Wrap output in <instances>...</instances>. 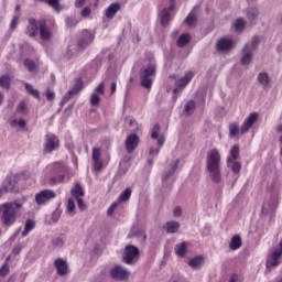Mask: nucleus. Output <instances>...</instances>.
<instances>
[{
  "label": "nucleus",
  "instance_id": "f257e3e1",
  "mask_svg": "<svg viewBox=\"0 0 282 282\" xmlns=\"http://www.w3.org/2000/svg\"><path fill=\"white\" fill-rule=\"evenodd\" d=\"M23 204H25L24 199H15L13 202L2 204L1 223L3 224V226L10 227L17 224V219L21 215Z\"/></svg>",
  "mask_w": 282,
  "mask_h": 282
},
{
  "label": "nucleus",
  "instance_id": "f03ea898",
  "mask_svg": "<svg viewBox=\"0 0 282 282\" xmlns=\"http://www.w3.org/2000/svg\"><path fill=\"white\" fill-rule=\"evenodd\" d=\"M206 171L214 184L221 182V154L217 148L207 152Z\"/></svg>",
  "mask_w": 282,
  "mask_h": 282
},
{
  "label": "nucleus",
  "instance_id": "7ed1b4c3",
  "mask_svg": "<svg viewBox=\"0 0 282 282\" xmlns=\"http://www.w3.org/2000/svg\"><path fill=\"white\" fill-rule=\"evenodd\" d=\"M155 65H150L140 72L141 87L151 89L153 87V76H155Z\"/></svg>",
  "mask_w": 282,
  "mask_h": 282
},
{
  "label": "nucleus",
  "instance_id": "20e7f679",
  "mask_svg": "<svg viewBox=\"0 0 282 282\" xmlns=\"http://www.w3.org/2000/svg\"><path fill=\"white\" fill-rule=\"evenodd\" d=\"M140 257V249L133 245H128L124 248L123 254H122V261L123 263H127V265H131L135 259Z\"/></svg>",
  "mask_w": 282,
  "mask_h": 282
},
{
  "label": "nucleus",
  "instance_id": "39448f33",
  "mask_svg": "<svg viewBox=\"0 0 282 282\" xmlns=\"http://www.w3.org/2000/svg\"><path fill=\"white\" fill-rule=\"evenodd\" d=\"M129 270L124 269V267L117 264L110 270V276L115 281H127L130 276Z\"/></svg>",
  "mask_w": 282,
  "mask_h": 282
},
{
  "label": "nucleus",
  "instance_id": "423d86ee",
  "mask_svg": "<svg viewBox=\"0 0 282 282\" xmlns=\"http://www.w3.org/2000/svg\"><path fill=\"white\" fill-rule=\"evenodd\" d=\"M56 192L52 189H43L40 193L35 194V203L37 206H43L46 204V202H50V199H55Z\"/></svg>",
  "mask_w": 282,
  "mask_h": 282
},
{
  "label": "nucleus",
  "instance_id": "0eeeda50",
  "mask_svg": "<svg viewBox=\"0 0 282 282\" xmlns=\"http://www.w3.org/2000/svg\"><path fill=\"white\" fill-rule=\"evenodd\" d=\"M61 147V141L55 134H46V142L44 144V153H53Z\"/></svg>",
  "mask_w": 282,
  "mask_h": 282
},
{
  "label": "nucleus",
  "instance_id": "6e6552de",
  "mask_svg": "<svg viewBox=\"0 0 282 282\" xmlns=\"http://www.w3.org/2000/svg\"><path fill=\"white\" fill-rule=\"evenodd\" d=\"M259 120L258 112H251L243 121L242 126L240 127V133L241 135H245V133H248L250 129H252V126Z\"/></svg>",
  "mask_w": 282,
  "mask_h": 282
},
{
  "label": "nucleus",
  "instance_id": "1a4fd4ad",
  "mask_svg": "<svg viewBox=\"0 0 282 282\" xmlns=\"http://www.w3.org/2000/svg\"><path fill=\"white\" fill-rule=\"evenodd\" d=\"M95 35L89 30H83L82 36L78 41V47L79 50H85L88 45H91L94 43Z\"/></svg>",
  "mask_w": 282,
  "mask_h": 282
},
{
  "label": "nucleus",
  "instance_id": "9d476101",
  "mask_svg": "<svg viewBox=\"0 0 282 282\" xmlns=\"http://www.w3.org/2000/svg\"><path fill=\"white\" fill-rule=\"evenodd\" d=\"M40 30H41V21H36V19L34 18H30L25 34L31 39H34V36L39 35Z\"/></svg>",
  "mask_w": 282,
  "mask_h": 282
},
{
  "label": "nucleus",
  "instance_id": "9b49d317",
  "mask_svg": "<svg viewBox=\"0 0 282 282\" xmlns=\"http://www.w3.org/2000/svg\"><path fill=\"white\" fill-rule=\"evenodd\" d=\"M1 188L4 193H17V191H19V187L17 186V177L12 175L7 176Z\"/></svg>",
  "mask_w": 282,
  "mask_h": 282
},
{
  "label": "nucleus",
  "instance_id": "f8f14e48",
  "mask_svg": "<svg viewBox=\"0 0 282 282\" xmlns=\"http://www.w3.org/2000/svg\"><path fill=\"white\" fill-rule=\"evenodd\" d=\"M138 144H140V137L138 134L132 133L128 135L126 139V150L128 153H133L138 149Z\"/></svg>",
  "mask_w": 282,
  "mask_h": 282
},
{
  "label": "nucleus",
  "instance_id": "ddd939ff",
  "mask_svg": "<svg viewBox=\"0 0 282 282\" xmlns=\"http://www.w3.org/2000/svg\"><path fill=\"white\" fill-rule=\"evenodd\" d=\"M54 265L57 270V274L59 276H65L68 274L69 272V267L67 265V261L66 260H63V258H57L55 261H54Z\"/></svg>",
  "mask_w": 282,
  "mask_h": 282
},
{
  "label": "nucleus",
  "instance_id": "4468645a",
  "mask_svg": "<svg viewBox=\"0 0 282 282\" xmlns=\"http://www.w3.org/2000/svg\"><path fill=\"white\" fill-rule=\"evenodd\" d=\"M177 166H180V159H176L172 164L170 169H166L163 171V174L161 176L162 182H167V180H171L173 175H175V172L177 171Z\"/></svg>",
  "mask_w": 282,
  "mask_h": 282
},
{
  "label": "nucleus",
  "instance_id": "2eb2a0df",
  "mask_svg": "<svg viewBox=\"0 0 282 282\" xmlns=\"http://www.w3.org/2000/svg\"><path fill=\"white\" fill-rule=\"evenodd\" d=\"M40 37L42 41H50L52 39V32L44 20H40Z\"/></svg>",
  "mask_w": 282,
  "mask_h": 282
},
{
  "label": "nucleus",
  "instance_id": "dca6fc26",
  "mask_svg": "<svg viewBox=\"0 0 282 282\" xmlns=\"http://www.w3.org/2000/svg\"><path fill=\"white\" fill-rule=\"evenodd\" d=\"M216 50L218 52H228L232 50V40L223 37L216 44Z\"/></svg>",
  "mask_w": 282,
  "mask_h": 282
},
{
  "label": "nucleus",
  "instance_id": "f3484780",
  "mask_svg": "<svg viewBox=\"0 0 282 282\" xmlns=\"http://www.w3.org/2000/svg\"><path fill=\"white\" fill-rule=\"evenodd\" d=\"M242 54L243 56L240 59L241 65H250L252 63V51H250V44H246L242 47Z\"/></svg>",
  "mask_w": 282,
  "mask_h": 282
},
{
  "label": "nucleus",
  "instance_id": "a211bd4d",
  "mask_svg": "<svg viewBox=\"0 0 282 282\" xmlns=\"http://www.w3.org/2000/svg\"><path fill=\"white\" fill-rule=\"evenodd\" d=\"M282 257V251L280 249H275L272 254H271V259H269L267 261V268H276V265H279V260Z\"/></svg>",
  "mask_w": 282,
  "mask_h": 282
},
{
  "label": "nucleus",
  "instance_id": "6ab92c4d",
  "mask_svg": "<svg viewBox=\"0 0 282 282\" xmlns=\"http://www.w3.org/2000/svg\"><path fill=\"white\" fill-rule=\"evenodd\" d=\"M121 8H122V6H120V3H118V2L111 3L106 9V19H113V17H116V14H118V12H120Z\"/></svg>",
  "mask_w": 282,
  "mask_h": 282
},
{
  "label": "nucleus",
  "instance_id": "aec40b11",
  "mask_svg": "<svg viewBox=\"0 0 282 282\" xmlns=\"http://www.w3.org/2000/svg\"><path fill=\"white\" fill-rule=\"evenodd\" d=\"M193 76H195V73L186 72L184 74V76L180 80L176 82V87L184 89V87H186V85H188V83H191V80H193Z\"/></svg>",
  "mask_w": 282,
  "mask_h": 282
},
{
  "label": "nucleus",
  "instance_id": "412c9836",
  "mask_svg": "<svg viewBox=\"0 0 282 282\" xmlns=\"http://www.w3.org/2000/svg\"><path fill=\"white\" fill-rule=\"evenodd\" d=\"M189 268L193 270H199L204 265V256H196L188 261Z\"/></svg>",
  "mask_w": 282,
  "mask_h": 282
},
{
  "label": "nucleus",
  "instance_id": "4be33fe9",
  "mask_svg": "<svg viewBox=\"0 0 282 282\" xmlns=\"http://www.w3.org/2000/svg\"><path fill=\"white\" fill-rule=\"evenodd\" d=\"M227 166L228 169H231L235 175H239L241 173V163H239L238 161H232L231 158L227 159Z\"/></svg>",
  "mask_w": 282,
  "mask_h": 282
},
{
  "label": "nucleus",
  "instance_id": "5701e85b",
  "mask_svg": "<svg viewBox=\"0 0 282 282\" xmlns=\"http://www.w3.org/2000/svg\"><path fill=\"white\" fill-rule=\"evenodd\" d=\"M70 195L75 199H80L82 197H85V191L83 189V186L80 184H75V186L70 189Z\"/></svg>",
  "mask_w": 282,
  "mask_h": 282
},
{
  "label": "nucleus",
  "instance_id": "b1692460",
  "mask_svg": "<svg viewBox=\"0 0 282 282\" xmlns=\"http://www.w3.org/2000/svg\"><path fill=\"white\" fill-rule=\"evenodd\" d=\"M160 19H161V25L163 28H167L169 23H171V12H169V9H163L161 14H160Z\"/></svg>",
  "mask_w": 282,
  "mask_h": 282
},
{
  "label": "nucleus",
  "instance_id": "393cba45",
  "mask_svg": "<svg viewBox=\"0 0 282 282\" xmlns=\"http://www.w3.org/2000/svg\"><path fill=\"white\" fill-rule=\"evenodd\" d=\"M246 14H247L248 21L252 23L253 21H257V19H259V9H257L256 7H250L247 9Z\"/></svg>",
  "mask_w": 282,
  "mask_h": 282
},
{
  "label": "nucleus",
  "instance_id": "a878e982",
  "mask_svg": "<svg viewBox=\"0 0 282 282\" xmlns=\"http://www.w3.org/2000/svg\"><path fill=\"white\" fill-rule=\"evenodd\" d=\"M184 23L187 28H195L197 25V14L195 12H189V14L185 18Z\"/></svg>",
  "mask_w": 282,
  "mask_h": 282
},
{
  "label": "nucleus",
  "instance_id": "bb28decb",
  "mask_svg": "<svg viewBox=\"0 0 282 282\" xmlns=\"http://www.w3.org/2000/svg\"><path fill=\"white\" fill-rule=\"evenodd\" d=\"M241 246H242L241 236L235 235L229 242L230 250H239Z\"/></svg>",
  "mask_w": 282,
  "mask_h": 282
},
{
  "label": "nucleus",
  "instance_id": "cd10ccee",
  "mask_svg": "<svg viewBox=\"0 0 282 282\" xmlns=\"http://www.w3.org/2000/svg\"><path fill=\"white\" fill-rule=\"evenodd\" d=\"M165 231L170 235H173L180 230V223L177 221H167L164 226Z\"/></svg>",
  "mask_w": 282,
  "mask_h": 282
},
{
  "label": "nucleus",
  "instance_id": "c85d7f7f",
  "mask_svg": "<svg viewBox=\"0 0 282 282\" xmlns=\"http://www.w3.org/2000/svg\"><path fill=\"white\" fill-rule=\"evenodd\" d=\"M36 228V223L32 219H26L24 230L22 231V237H28L32 230Z\"/></svg>",
  "mask_w": 282,
  "mask_h": 282
},
{
  "label": "nucleus",
  "instance_id": "c756f323",
  "mask_svg": "<svg viewBox=\"0 0 282 282\" xmlns=\"http://www.w3.org/2000/svg\"><path fill=\"white\" fill-rule=\"evenodd\" d=\"M258 83L261 87H268L270 85V75L267 72L259 73Z\"/></svg>",
  "mask_w": 282,
  "mask_h": 282
},
{
  "label": "nucleus",
  "instance_id": "7c9ffc66",
  "mask_svg": "<svg viewBox=\"0 0 282 282\" xmlns=\"http://www.w3.org/2000/svg\"><path fill=\"white\" fill-rule=\"evenodd\" d=\"M191 43V34L185 33L180 35V37L176 41L177 47H186Z\"/></svg>",
  "mask_w": 282,
  "mask_h": 282
},
{
  "label": "nucleus",
  "instance_id": "2f4dec72",
  "mask_svg": "<svg viewBox=\"0 0 282 282\" xmlns=\"http://www.w3.org/2000/svg\"><path fill=\"white\" fill-rule=\"evenodd\" d=\"M24 87L28 91V94H30L31 96H33V98H36V100H41V93L39 91V89L34 88V86H32V84H24Z\"/></svg>",
  "mask_w": 282,
  "mask_h": 282
},
{
  "label": "nucleus",
  "instance_id": "473e14b6",
  "mask_svg": "<svg viewBox=\"0 0 282 282\" xmlns=\"http://www.w3.org/2000/svg\"><path fill=\"white\" fill-rule=\"evenodd\" d=\"M11 83H12V77H10V75H2L0 77V87H2V89L10 90Z\"/></svg>",
  "mask_w": 282,
  "mask_h": 282
},
{
  "label": "nucleus",
  "instance_id": "72a5a7b5",
  "mask_svg": "<svg viewBox=\"0 0 282 282\" xmlns=\"http://www.w3.org/2000/svg\"><path fill=\"white\" fill-rule=\"evenodd\" d=\"M261 43V37L259 35H253L251 37V43H247L250 47V52H257L259 50V44Z\"/></svg>",
  "mask_w": 282,
  "mask_h": 282
},
{
  "label": "nucleus",
  "instance_id": "f704fd0d",
  "mask_svg": "<svg viewBox=\"0 0 282 282\" xmlns=\"http://www.w3.org/2000/svg\"><path fill=\"white\" fill-rule=\"evenodd\" d=\"M174 251L177 257H185L187 252L186 242L176 245Z\"/></svg>",
  "mask_w": 282,
  "mask_h": 282
},
{
  "label": "nucleus",
  "instance_id": "c9c22d12",
  "mask_svg": "<svg viewBox=\"0 0 282 282\" xmlns=\"http://www.w3.org/2000/svg\"><path fill=\"white\" fill-rule=\"evenodd\" d=\"M236 32H243L246 30V20L238 18L234 24Z\"/></svg>",
  "mask_w": 282,
  "mask_h": 282
},
{
  "label": "nucleus",
  "instance_id": "e433bc0d",
  "mask_svg": "<svg viewBox=\"0 0 282 282\" xmlns=\"http://www.w3.org/2000/svg\"><path fill=\"white\" fill-rule=\"evenodd\" d=\"M66 210L68 215H70V217H74V215H76V202L74 200V198H68Z\"/></svg>",
  "mask_w": 282,
  "mask_h": 282
},
{
  "label": "nucleus",
  "instance_id": "4c0bfd02",
  "mask_svg": "<svg viewBox=\"0 0 282 282\" xmlns=\"http://www.w3.org/2000/svg\"><path fill=\"white\" fill-rule=\"evenodd\" d=\"M131 188L128 187L126 188L120 195H119V198H118V202H129V199H131Z\"/></svg>",
  "mask_w": 282,
  "mask_h": 282
},
{
  "label": "nucleus",
  "instance_id": "58836bf2",
  "mask_svg": "<svg viewBox=\"0 0 282 282\" xmlns=\"http://www.w3.org/2000/svg\"><path fill=\"white\" fill-rule=\"evenodd\" d=\"M195 107H196L195 100L187 101L184 108V113H186V116H191V113L195 111Z\"/></svg>",
  "mask_w": 282,
  "mask_h": 282
},
{
  "label": "nucleus",
  "instance_id": "ea45409f",
  "mask_svg": "<svg viewBox=\"0 0 282 282\" xmlns=\"http://www.w3.org/2000/svg\"><path fill=\"white\" fill-rule=\"evenodd\" d=\"M63 182H65V173H62L58 176H53L50 178V184L52 186H54L56 184H63Z\"/></svg>",
  "mask_w": 282,
  "mask_h": 282
},
{
  "label": "nucleus",
  "instance_id": "a19ab883",
  "mask_svg": "<svg viewBox=\"0 0 282 282\" xmlns=\"http://www.w3.org/2000/svg\"><path fill=\"white\" fill-rule=\"evenodd\" d=\"M23 65L24 67H26V69L29 72H34L36 69V63H34V61L30 59V58H26L23 61Z\"/></svg>",
  "mask_w": 282,
  "mask_h": 282
},
{
  "label": "nucleus",
  "instance_id": "79ce46f5",
  "mask_svg": "<svg viewBox=\"0 0 282 282\" xmlns=\"http://www.w3.org/2000/svg\"><path fill=\"white\" fill-rule=\"evenodd\" d=\"M229 135L235 138V135H239V126L237 122H232L229 124Z\"/></svg>",
  "mask_w": 282,
  "mask_h": 282
},
{
  "label": "nucleus",
  "instance_id": "37998d69",
  "mask_svg": "<svg viewBox=\"0 0 282 282\" xmlns=\"http://www.w3.org/2000/svg\"><path fill=\"white\" fill-rule=\"evenodd\" d=\"M80 89H83V79L78 78L76 79L75 85L73 86L70 91L76 96V94H78Z\"/></svg>",
  "mask_w": 282,
  "mask_h": 282
},
{
  "label": "nucleus",
  "instance_id": "c03bdc74",
  "mask_svg": "<svg viewBox=\"0 0 282 282\" xmlns=\"http://www.w3.org/2000/svg\"><path fill=\"white\" fill-rule=\"evenodd\" d=\"M78 23H79V20L76 17H69L66 19L67 28H76Z\"/></svg>",
  "mask_w": 282,
  "mask_h": 282
},
{
  "label": "nucleus",
  "instance_id": "a18cd8bd",
  "mask_svg": "<svg viewBox=\"0 0 282 282\" xmlns=\"http://www.w3.org/2000/svg\"><path fill=\"white\" fill-rule=\"evenodd\" d=\"M47 3L51 8H53V10H55L56 12H61L62 8H61V2L59 0H47Z\"/></svg>",
  "mask_w": 282,
  "mask_h": 282
},
{
  "label": "nucleus",
  "instance_id": "49530a36",
  "mask_svg": "<svg viewBox=\"0 0 282 282\" xmlns=\"http://www.w3.org/2000/svg\"><path fill=\"white\" fill-rule=\"evenodd\" d=\"M230 159L239 160V145H234L230 150Z\"/></svg>",
  "mask_w": 282,
  "mask_h": 282
},
{
  "label": "nucleus",
  "instance_id": "de8ad7c7",
  "mask_svg": "<svg viewBox=\"0 0 282 282\" xmlns=\"http://www.w3.org/2000/svg\"><path fill=\"white\" fill-rule=\"evenodd\" d=\"M90 105L93 107H98L100 105V97L98 96V93H94L90 97Z\"/></svg>",
  "mask_w": 282,
  "mask_h": 282
},
{
  "label": "nucleus",
  "instance_id": "09e8293b",
  "mask_svg": "<svg viewBox=\"0 0 282 282\" xmlns=\"http://www.w3.org/2000/svg\"><path fill=\"white\" fill-rule=\"evenodd\" d=\"M74 96H76L75 93H73L72 90H68L62 98L61 105H65L69 102V100H72V97Z\"/></svg>",
  "mask_w": 282,
  "mask_h": 282
},
{
  "label": "nucleus",
  "instance_id": "8fccbe9b",
  "mask_svg": "<svg viewBox=\"0 0 282 282\" xmlns=\"http://www.w3.org/2000/svg\"><path fill=\"white\" fill-rule=\"evenodd\" d=\"M17 124H18V127H20L21 129H25V126H26L24 119H20V120L13 119V120L11 121V127H17Z\"/></svg>",
  "mask_w": 282,
  "mask_h": 282
},
{
  "label": "nucleus",
  "instance_id": "3c124183",
  "mask_svg": "<svg viewBox=\"0 0 282 282\" xmlns=\"http://www.w3.org/2000/svg\"><path fill=\"white\" fill-rule=\"evenodd\" d=\"M8 274H10V265H8V262H6L0 268V276H8Z\"/></svg>",
  "mask_w": 282,
  "mask_h": 282
},
{
  "label": "nucleus",
  "instance_id": "603ef678",
  "mask_svg": "<svg viewBox=\"0 0 282 282\" xmlns=\"http://www.w3.org/2000/svg\"><path fill=\"white\" fill-rule=\"evenodd\" d=\"M141 237L142 238V241H147V234L144 232L143 229H139L137 232H133L131 234V237Z\"/></svg>",
  "mask_w": 282,
  "mask_h": 282
},
{
  "label": "nucleus",
  "instance_id": "864d4df0",
  "mask_svg": "<svg viewBox=\"0 0 282 282\" xmlns=\"http://www.w3.org/2000/svg\"><path fill=\"white\" fill-rule=\"evenodd\" d=\"M159 133H160V124L156 123L152 129V133H151L152 140H158Z\"/></svg>",
  "mask_w": 282,
  "mask_h": 282
},
{
  "label": "nucleus",
  "instance_id": "5fc2aeb1",
  "mask_svg": "<svg viewBox=\"0 0 282 282\" xmlns=\"http://www.w3.org/2000/svg\"><path fill=\"white\" fill-rule=\"evenodd\" d=\"M26 109H28V105H25V101H20L17 107L18 113H25Z\"/></svg>",
  "mask_w": 282,
  "mask_h": 282
},
{
  "label": "nucleus",
  "instance_id": "6e6d98bb",
  "mask_svg": "<svg viewBox=\"0 0 282 282\" xmlns=\"http://www.w3.org/2000/svg\"><path fill=\"white\" fill-rule=\"evenodd\" d=\"M101 151L100 148L93 149V161L100 160Z\"/></svg>",
  "mask_w": 282,
  "mask_h": 282
},
{
  "label": "nucleus",
  "instance_id": "4d7b16f0",
  "mask_svg": "<svg viewBox=\"0 0 282 282\" xmlns=\"http://www.w3.org/2000/svg\"><path fill=\"white\" fill-rule=\"evenodd\" d=\"M93 165H94L95 171H97V173L102 171V161L95 160V161H93Z\"/></svg>",
  "mask_w": 282,
  "mask_h": 282
},
{
  "label": "nucleus",
  "instance_id": "13d9d810",
  "mask_svg": "<svg viewBox=\"0 0 282 282\" xmlns=\"http://www.w3.org/2000/svg\"><path fill=\"white\" fill-rule=\"evenodd\" d=\"M54 98H56V94L54 91H52L50 88H47L46 100H48V102H52V100H54Z\"/></svg>",
  "mask_w": 282,
  "mask_h": 282
},
{
  "label": "nucleus",
  "instance_id": "bf43d9fd",
  "mask_svg": "<svg viewBox=\"0 0 282 282\" xmlns=\"http://www.w3.org/2000/svg\"><path fill=\"white\" fill-rule=\"evenodd\" d=\"M76 202L79 210H87V205H85V202H83V198H76Z\"/></svg>",
  "mask_w": 282,
  "mask_h": 282
},
{
  "label": "nucleus",
  "instance_id": "052dcab7",
  "mask_svg": "<svg viewBox=\"0 0 282 282\" xmlns=\"http://www.w3.org/2000/svg\"><path fill=\"white\" fill-rule=\"evenodd\" d=\"M17 25H19V15H14L12 21H11V24H10V28L12 30H17Z\"/></svg>",
  "mask_w": 282,
  "mask_h": 282
},
{
  "label": "nucleus",
  "instance_id": "680f3d73",
  "mask_svg": "<svg viewBox=\"0 0 282 282\" xmlns=\"http://www.w3.org/2000/svg\"><path fill=\"white\" fill-rule=\"evenodd\" d=\"M96 94H100L101 96H105V83H100L96 88Z\"/></svg>",
  "mask_w": 282,
  "mask_h": 282
},
{
  "label": "nucleus",
  "instance_id": "e2e57ef3",
  "mask_svg": "<svg viewBox=\"0 0 282 282\" xmlns=\"http://www.w3.org/2000/svg\"><path fill=\"white\" fill-rule=\"evenodd\" d=\"M116 208H118V203H112L111 206L107 210V215L109 217H111V215H113V212L116 210Z\"/></svg>",
  "mask_w": 282,
  "mask_h": 282
},
{
  "label": "nucleus",
  "instance_id": "0e129e2a",
  "mask_svg": "<svg viewBox=\"0 0 282 282\" xmlns=\"http://www.w3.org/2000/svg\"><path fill=\"white\" fill-rule=\"evenodd\" d=\"M91 14V9L89 7H86L82 10V17L85 19Z\"/></svg>",
  "mask_w": 282,
  "mask_h": 282
},
{
  "label": "nucleus",
  "instance_id": "69168bd1",
  "mask_svg": "<svg viewBox=\"0 0 282 282\" xmlns=\"http://www.w3.org/2000/svg\"><path fill=\"white\" fill-rule=\"evenodd\" d=\"M228 282H241V280L239 279L238 274L234 273V274L230 275Z\"/></svg>",
  "mask_w": 282,
  "mask_h": 282
},
{
  "label": "nucleus",
  "instance_id": "338daca9",
  "mask_svg": "<svg viewBox=\"0 0 282 282\" xmlns=\"http://www.w3.org/2000/svg\"><path fill=\"white\" fill-rule=\"evenodd\" d=\"M63 240L62 238H56L53 240V246H56L57 248H61L63 246Z\"/></svg>",
  "mask_w": 282,
  "mask_h": 282
},
{
  "label": "nucleus",
  "instance_id": "774afa93",
  "mask_svg": "<svg viewBox=\"0 0 282 282\" xmlns=\"http://www.w3.org/2000/svg\"><path fill=\"white\" fill-rule=\"evenodd\" d=\"M174 217H182V207L174 208Z\"/></svg>",
  "mask_w": 282,
  "mask_h": 282
}]
</instances>
